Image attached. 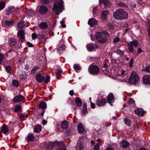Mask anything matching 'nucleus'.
Here are the masks:
<instances>
[{
    "label": "nucleus",
    "instance_id": "8fccbe9b",
    "mask_svg": "<svg viewBox=\"0 0 150 150\" xmlns=\"http://www.w3.org/2000/svg\"><path fill=\"white\" fill-rule=\"evenodd\" d=\"M62 72V71H61L59 69H57L56 71V74L57 75H60Z\"/></svg>",
    "mask_w": 150,
    "mask_h": 150
},
{
    "label": "nucleus",
    "instance_id": "7c9ffc66",
    "mask_svg": "<svg viewBox=\"0 0 150 150\" xmlns=\"http://www.w3.org/2000/svg\"><path fill=\"white\" fill-rule=\"evenodd\" d=\"M146 23H147V26L149 27L147 29V30L149 36L150 37V21L149 19H146Z\"/></svg>",
    "mask_w": 150,
    "mask_h": 150
},
{
    "label": "nucleus",
    "instance_id": "69168bd1",
    "mask_svg": "<svg viewBox=\"0 0 150 150\" xmlns=\"http://www.w3.org/2000/svg\"><path fill=\"white\" fill-rule=\"evenodd\" d=\"M74 93V92L73 90H71L69 91V94L71 96H72Z\"/></svg>",
    "mask_w": 150,
    "mask_h": 150
},
{
    "label": "nucleus",
    "instance_id": "cd10ccee",
    "mask_svg": "<svg viewBox=\"0 0 150 150\" xmlns=\"http://www.w3.org/2000/svg\"><path fill=\"white\" fill-rule=\"evenodd\" d=\"M2 131L3 132L4 134H6L8 131V129L7 126L5 125L4 124L2 127Z\"/></svg>",
    "mask_w": 150,
    "mask_h": 150
},
{
    "label": "nucleus",
    "instance_id": "72a5a7b5",
    "mask_svg": "<svg viewBox=\"0 0 150 150\" xmlns=\"http://www.w3.org/2000/svg\"><path fill=\"white\" fill-rule=\"evenodd\" d=\"M34 136L33 134H28L27 136L28 140L30 141H33L34 140Z\"/></svg>",
    "mask_w": 150,
    "mask_h": 150
},
{
    "label": "nucleus",
    "instance_id": "9d476101",
    "mask_svg": "<svg viewBox=\"0 0 150 150\" xmlns=\"http://www.w3.org/2000/svg\"><path fill=\"white\" fill-rule=\"evenodd\" d=\"M23 96L21 95H18L14 97L13 100L15 103H18L21 101L23 99Z\"/></svg>",
    "mask_w": 150,
    "mask_h": 150
},
{
    "label": "nucleus",
    "instance_id": "09e8293b",
    "mask_svg": "<svg viewBox=\"0 0 150 150\" xmlns=\"http://www.w3.org/2000/svg\"><path fill=\"white\" fill-rule=\"evenodd\" d=\"M5 69L7 72L9 73L11 70V68L10 66H7L5 67Z\"/></svg>",
    "mask_w": 150,
    "mask_h": 150
},
{
    "label": "nucleus",
    "instance_id": "c03bdc74",
    "mask_svg": "<svg viewBox=\"0 0 150 150\" xmlns=\"http://www.w3.org/2000/svg\"><path fill=\"white\" fill-rule=\"evenodd\" d=\"M27 116V115L26 114H25V113L21 114L19 116V118L20 119H23L24 118L26 117Z\"/></svg>",
    "mask_w": 150,
    "mask_h": 150
},
{
    "label": "nucleus",
    "instance_id": "c9c22d12",
    "mask_svg": "<svg viewBox=\"0 0 150 150\" xmlns=\"http://www.w3.org/2000/svg\"><path fill=\"white\" fill-rule=\"evenodd\" d=\"M24 26V21H23L19 22L17 25L18 28H23Z\"/></svg>",
    "mask_w": 150,
    "mask_h": 150
},
{
    "label": "nucleus",
    "instance_id": "4468645a",
    "mask_svg": "<svg viewBox=\"0 0 150 150\" xmlns=\"http://www.w3.org/2000/svg\"><path fill=\"white\" fill-rule=\"evenodd\" d=\"M97 21L93 18L89 19L88 22V24L91 26H92L93 25L97 24Z\"/></svg>",
    "mask_w": 150,
    "mask_h": 150
},
{
    "label": "nucleus",
    "instance_id": "f704fd0d",
    "mask_svg": "<svg viewBox=\"0 0 150 150\" xmlns=\"http://www.w3.org/2000/svg\"><path fill=\"white\" fill-rule=\"evenodd\" d=\"M40 69V68L39 66H36L35 67H34L33 69H32L31 71V73L32 74H34L36 71Z\"/></svg>",
    "mask_w": 150,
    "mask_h": 150
},
{
    "label": "nucleus",
    "instance_id": "20e7f679",
    "mask_svg": "<svg viewBox=\"0 0 150 150\" xmlns=\"http://www.w3.org/2000/svg\"><path fill=\"white\" fill-rule=\"evenodd\" d=\"M139 81V78L137 73L133 71L131 74L129 79L128 83L131 84L135 85Z\"/></svg>",
    "mask_w": 150,
    "mask_h": 150
},
{
    "label": "nucleus",
    "instance_id": "aec40b11",
    "mask_svg": "<svg viewBox=\"0 0 150 150\" xmlns=\"http://www.w3.org/2000/svg\"><path fill=\"white\" fill-rule=\"evenodd\" d=\"M54 143L52 142H48V144L45 146V148L46 150H51L54 146Z\"/></svg>",
    "mask_w": 150,
    "mask_h": 150
},
{
    "label": "nucleus",
    "instance_id": "a19ab883",
    "mask_svg": "<svg viewBox=\"0 0 150 150\" xmlns=\"http://www.w3.org/2000/svg\"><path fill=\"white\" fill-rule=\"evenodd\" d=\"M116 52L117 54L121 55H122L124 53L123 51H122L120 49L117 50Z\"/></svg>",
    "mask_w": 150,
    "mask_h": 150
},
{
    "label": "nucleus",
    "instance_id": "58836bf2",
    "mask_svg": "<svg viewBox=\"0 0 150 150\" xmlns=\"http://www.w3.org/2000/svg\"><path fill=\"white\" fill-rule=\"evenodd\" d=\"M12 83L13 85L16 87H18L19 86V83L16 80H13L12 81Z\"/></svg>",
    "mask_w": 150,
    "mask_h": 150
},
{
    "label": "nucleus",
    "instance_id": "6ab92c4d",
    "mask_svg": "<svg viewBox=\"0 0 150 150\" xmlns=\"http://www.w3.org/2000/svg\"><path fill=\"white\" fill-rule=\"evenodd\" d=\"M120 144L121 147L126 148L129 146V144L126 140H123L120 142Z\"/></svg>",
    "mask_w": 150,
    "mask_h": 150
},
{
    "label": "nucleus",
    "instance_id": "680f3d73",
    "mask_svg": "<svg viewBox=\"0 0 150 150\" xmlns=\"http://www.w3.org/2000/svg\"><path fill=\"white\" fill-rule=\"evenodd\" d=\"M82 112L83 114H86L87 112V109L83 108V109L82 110Z\"/></svg>",
    "mask_w": 150,
    "mask_h": 150
},
{
    "label": "nucleus",
    "instance_id": "f03ea898",
    "mask_svg": "<svg viewBox=\"0 0 150 150\" xmlns=\"http://www.w3.org/2000/svg\"><path fill=\"white\" fill-rule=\"evenodd\" d=\"M114 18L116 19H121L128 18V14L122 9H118L113 13Z\"/></svg>",
    "mask_w": 150,
    "mask_h": 150
},
{
    "label": "nucleus",
    "instance_id": "0eeeda50",
    "mask_svg": "<svg viewBox=\"0 0 150 150\" xmlns=\"http://www.w3.org/2000/svg\"><path fill=\"white\" fill-rule=\"evenodd\" d=\"M48 11L47 8L45 6L42 5L40 6L38 10L39 13L41 14H44L47 12Z\"/></svg>",
    "mask_w": 150,
    "mask_h": 150
},
{
    "label": "nucleus",
    "instance_id": "052dcab7",
    "mask_svg": "<svg viewBox=\"0 0 150 150\" xmlns=\"http://www.w3.org/2000/svg\"><path fill=\"white\" fill-rule=\"evenodd\" d=\"M91 106L92 108L94 109L95 108V105L93 103L91 102Z\"/></svg>",
    "mask_w": 150,
    "mask_h": 150
},
{
    "label": "nucleus",
    "instance_id": "de8ad7c7",
    "mask_svg": "<svg viewBox=\"0 0 150 150\" xmlns=\"http://www.w3.org/2000/svg\"><path fill=\"white\" fill-rule=\"evenodd\" d=\"M42 4H46L49 2V0H40Z\"/></svg>",
    "mask_w": 150,
    "mask_h": 150
},
{
    "label": "nucleus",
    "instance_id": "a878e982",
    "mask_svg": "<svg viewBox=\"0 0 150 150\" xmlns=\"http://www.w3.org/2000/svg\"><path fill=\"white\" fill-rule=\"evenodd\" d=\"M47 107V104L44 102H41L39 105V108L42 109H45Z\"/></svg>",
    "mask_w": 150,
    "mask_h": 150
},
{
    "label": "nucleus",
    "instance_id": "6e6d98bb",
    "mask_svg": "<svg viewBox=\"0 0 150 150\" xmlns=\"http://www.w3.org/2000/svg\"><path fill=\"white\" fill-rule=\"evenodd\" d=\"M145 71L150 72V66L146 67L145 68Z\"/></svg>",
    "mask_w": 150,
    "mask_h": 150
},
{
    "label": "nucleus",
    "instance_id": "f3484780",
    "mask_svg": "<svg viewBox=\"0 0 150 150\" xmlns=\"http://www.w3.org/2000/svg\"><path fill=\"white\" fill-rule=\"evenodd\" d=\"M143 81L146 84H150V75H146L144 76Z\"/></svg>",
    "mask_w": 150,
    "mask_h": 150
},
{
    "label": "nucleus",
    "instance_id": "423d86ee",
    "mask_svg": "<svg viewBox=\"0 0 150 150\" xmlns=\"http://www.w3.org/2000/svg\"><path fill=\"white\" fill-rule=\"evenodd\" d=\"M138 44L137 41L134 40L131 41L127 44V47L129 51L130 52H133L134 50L133 47H137Z\"/></svg>",
    "mask_w": 150,
    "mask_h": 150
},
{
    "label": "nucleus",
    "instance_id": "2f4dec72",
    "mask_svg": "<svg viewBox=\"0 0 150 150\" xmlns=\"http://www.w3.org/2000/svg\"><path fill=\"white\" fill-rule=\"evenodd\" d=\"M14 22L13 21H9L6 20L5 21V24L6 26H11L13 24Z\"/></svg>",
    "mask_w": 150,
    "mask_h": 150
},
{
    "label": "nucleus",
    "instance_id": "a211bd4d",
    "mask_svg": "<svg viewBox=\"0 0 150 150\" xmlns=\"http://www.w3.org/2000/svg\"><path fill=\"white\" fill-rule=\"evenodd\" d=\"M77 127L78 131L79 133L81 134L84 132V128L81 123H79Z\"/></svg>",
    "mask_w": 150,
    "mask_h": 150
},
{
    "label": "nucleus",
    "instance_id": "4d7b16f0",
    "mask_svg": "<svg viewBox=\"0 0 150 150\" xmlns=\"http://www.w3.org/2000/svg\"><path fill=\"white\" fill-rule=\"evenodd\" d=\"M33 39L34 40L36 39L37 38L36 35L35 33H33L32 35Z\"/></svg>",
    "mask_w": 150,
    "mask_h": 150
},
{
    "label": "nucleus",
    "instance_id": "c756f323",
    "mask_svg": "<svg viewBox=\"0 0 150 150\" xmlns=\"http://www.w3.org/2000/svg\"><path fill=\"white\" fill-rule=\"evenodd\" d=\"M9 43L11 46H15L16 44V39L15 38H11L10 40Z\"/></svg>",
    "mask_w": 150,
    "mask_h": 150
},
{
    "label": "nucleus",
    "instance_id": "bb28decb",
    "mask_svg": "<svg viewBox=\"0 0 150 150\" xmlns=\"http://www.w3.org/2000/svg\"><path fill=\"white\" fill-rule=\"evenodd\" d=\"M24 31L22 30L19 31L17 34L18 38L21 39L24 38Z\"/></svg>",
    "mask_w": 150,
    "mask_h": 150
},
{
    "label": "nucleus",
    "instance_id": "5701e85b",
    "mask_svg": "<svg viewBox=\"0 0 150 150\" xmlns=\"http://www.w3.org/2000/svg\"><path fill=\"white\" fill-rule=\"evenodd\" d=\"M75 101L76 104L78 107H80L82 105V102L79 98L78 97H76L75 99Z\"/></svg>",
    "mask_w": 150,
    "mask_h": 150
},
{
    "label": "nucleus",
    "instance_id": "37998d69",
    "mask_svg": "<svg viewBox=\"0 0 150 150\" xmlns=\"http://www.w3.org/2000/svg\"><path fill=\"white\" fill-rule=\"evenodd\" d=\"M50 77L49 76L47 75V76L45 79L44 82L45 83H48L50 80Z\"/></svg>",
    "mask_w": 150,
    "mask_h": 150
},
{
    "label": "nucleus",
    "instance_id": "7ed1b4c3",
    "mask_svg": "<svg viewBox=\"0 0 150 150\" xmlns=\"http://www.w3.org/2000/svg\"><path fill=\"white\" fill-rule=\"evenodd\" d=\"M63 1L62 0H57L54 5L53 11H56V14L58 15L64 9Z\"/></svg>",
    "mask_w": 150,
    "mask_h": 150
},
{
    "label": "nucleus",
    "instance_id": "79ce46f5",
    "mask_svg": "<svg viewBox=\"0 0 150 150\" xmlns=\"http://www.w3.org/2000/svg\"><path fill=\"white\" fill-rule=\"evenodd\" d=\"M21 109V106L20 105H18L15 107L14 109L15 112H17L19 111Z\"/></svg>",
    "mask_w": 150,
    "mask_h": 150
},
{
    "label": "nucleus",
    "instance_id": "13d9d810",
    "mask_svg": "<svg viewBox=\"0 0 150 150\" xmlns=\"http://www.w3.org/2000/svg\"><path fill=\"white\" fill-rule=\"evenodd\" d=\"M120 75H121V77L124 76L125 75V71L123 70H122L121 71V74Z\"/></svg>",
    "mask_w": 150,
    "mask_h": 150
},
{
    "label": "nucleus",
    "instance_id": "39448f33",
    "mask_svg": "<svg viewBox=\"0 0 150 150\" xmlns=\"http://www.w3.org/2000/svg\"><path fill=\"white\" fill-rule=\"evenodd\" d=\"M88 71L90 74L97 75L99 72V69L98 66L91 64L88 67Z\"/></svg>",
    "mask_w": 150,
    "mask_h": 150
},
{
    "label": "nucleus",
    "instance_id": "a18cd8bd",
    "mask_svg": "<svg viewBox=\"0 0 150 150\" xmlns=\"http://www.w3.org/2000/svg\"><path fill=\"white\" fill-rule=\"evenodd\" d=\"M5 58V57L4 56V55L3 54H0V64H1V62L2 60L4 59Z\"/></svg>",
    "mask_w": 150,
    "mask_h": 150
},
{
    "label": "nucleus",
    "instance_id": "ea45409f",
    "mask_svg": "<svg viewBox=\"0 0 150 150\" xmlns=\"http://www.w3.org/2000/svg\"><path fill=\"white\" fill-rule=\"evenodd\" d=\"M5 6V4L4 2H0V11L3 9Z\"/></svg>",
    "mask_w": 150,
    "mask_h": 150
},
{
    "label": "nucleus",
    "instance_id": "774afa93",
    "mask_svg": "<svg viewBox=\"0 0 150 150\" xmlns=\"http://www.w3.org/2000/svg\"><path fill=\"white\" fill-rule=\"evenodd\" d=\"M142 50L141 48H138V54H139L140 52H142Z\"/></svg>",
    "mask_w": 150,
    "mask_h": 150
},
{
    "label": "nucleus",
    "instance_id": "9b49d317",
    "mask_svg": "<svg viewBox=\"0 0 150 150\" xmlns=\"http://www.w3.org/2000/svg\"><path fill=\"white\" fill-rule=\"evenodd\" d=\"M114 97L113 94L112 93H110L107 97V100L109 103H112L114 101Z\"/></svg>",
    "mask_w": 150,
    "mask_h": 150
},
{
    "label": "nucleus",
    "instance_id": "f257e3e1",
    "mask_svg": "<svg viewBox=\"0 0 150 150\" xmlns=\"http://www.w3.org/2000/svg\"><path fill=\"white\" fill-rule=\"evenodd\" d=\"M109 34L106 31L98 32L95 35L98 41L100 43H104L106 42L109 37Z\"/></svg>",
    "mask_w": 150,
    "mask_h": 150
},
{
    "label": "nucleus",
    "instance_id": "393cba45",
    "mask_svg": "<svg viewBox=\"0 0 150 150\" xmlns=\"http://www.w3.org/2000/svg\"><path fill=\"white\" fill-rule=\"evenodd\" d=\"M68 123L67 120H64L62 122V127L63 129H66L68 126Z\"/></svg>",
    "mask_w": 150,
    "mask_h": 150
},
{
    "label": "nucleus",
    "instance_id": "0e129e2a",
    "mask_svg": "<svg viewBox=\"0 0 150 150\" xmlns=\"http://www.w3.org/2000/svg\"><path fill=\"white\" fill-rule=\"evenodd\" d=\"M47 123V121L46 120H43L42 122V124L43 125H45Z\"/></svg>",
    "mask_w": 150,
    "mask_h": 150
},
{
    "label": "nucleus",
    "instance_id": "c85d7f7f",
    "mask_svg": "<svg viewBox=\"0 0 150 150\" xmlns=\"http://www.w3.org/2000/svg\"><path fill=\"white\" fill-rule=\"evenodd\" d=\"M39 26L41 29H45L47 28V25L45 22H42L39 24Z\"/></svg>",
    "mask_w": 150,
    "mask_h": 150
},
{
    "label": "nucleus",
    "instance_id": "2eb2a0df",
    "mask_svg": "<svg viewBox=\"0 0 150 150\" xmlns=\"http://www.w3.org/2000/svg\"><path fill=\"white\" fill-rule=\"evenodd\" d=\"M76 150H85L83 143H78L76 148Z\"/></svg>",
    "mask_w": 150,
    "mask_h": 150
},
{
    "label": "nucleus",
    "instance_id": "6e6552de",
    "mask_svg": "<svg viewBox=\"0 0 150 150\" xmlns=\"http://www.w3.org/2000/svg\"><path fill=\"white\" fill-rule=\"evenodd\" d=\"M87 49L88 51H92L95 49L98 48V46L96 45L91 44L87 45Z\"/></svg>",
    "mask_w": 150,
    "mask_h": 150
},
{
    "label": "nucleus",
    "instance_id": "412c9836",
    "mask_svg": "<svg viewBox=\"0 0 150 150\" xmlns=\"http://www.w3.org/2000/svg\"><path fill=\"white\" fill-rule=\"evenodd\" d=\"M13 11H16L15 7L13 6H9L6 11V14L7 15H9Z\"/></svg>",
    "mask_w": 150,
    "mask_h": 150
},
{
    "label": "nucleus",
    "instance_id": "bf43d9fd",
    "mask_svg": "<svg viewBox=\"0 0 150 150\" xmlns=\"http://www.w3.org/2000/svg\"><path fill=\"white\" fill-rule=\"evenodd\" d=\"M27 44L30 47H32L33 46V45L31 43L28 42H27Z\"/></svg>",
    "mask_w": 150,
    "mask_h": 150
},
{
    "label": "nucleus",
    "instance_id": "5fc2aeb1",
    "mask_svg": "<svg viewBox=\"0 0 150 150\" xmlns=\"http://www.w3.org/2000/svg\"><path fill=\"white\" fill-rule=\"evenodd\" d=\"M99 146L98 144H96L94 147V150H99Z\"/></svg>",
    "mask_w": 150,
    "mask_h": 150
},
{
    "label": "nucleus",
    "instance_id": "864d4df0",
    "mask_svg": "<svg viewBox=\"0 0 150 150\" xmlns=\"http://www.w3.org/2000/svg\"><path fill=\"white\" fill-rule=\"evenodd\" d=\"M120 40V39L118 38L117 37L115 38L113 40V43H115L118 42Z\"/></svg>",
    "mask_w": 150,
    "mask_h": 150
},
{
    "label": "nucleus",
    "instance_id": "603ef678",
    "mask_svg": "<svg viewBox=\"0 0 150 150\" xmlns=\"http://www.w3.org/2000/svg\"><path fill=\"white\" fill-rule=\"evenodd\" d=\"M131 7L132 8H135L136 6V4L134 3H132L130 4Z\"/></svg>",
    "mask_w": 150,
    "mask_h": 150
},
{
    "label": "nucleus",
    "instance_id": "ddd939ff",
    "mask_svg": "<svg viewBox=\"0 0 150 150\" xmlns=\"http://www.w3.org/2000/svg\"><path fill=\"white\" fill-rule=\"evenodd\" d=\"M36 80L39 82H41L44 80V77L41 74H38L36 76Z\"/></svg>",
    "mask_w": 150,
    "mask_h": 150
},
{
    "label": "nucleus",
    "instance_id": "49530a36",
    "mask_svg": "<svg viewBox=\"0 0 150 150\" xmlns=\"http://www.w3.org/2000/svg\"><path fill=\"white\" fill-rule=\"evenodd\" d=\"M128 102L130 105H133L134 104L135 102L134 100L132 98L129 99Z\"/></svg>",
    "mask_w": 150,
    "mask_h": 150
},
{
    "label": "nucleus",
    "instance_id": "e2e57ef3",
    "mask_svg": "<svg viewBox=\"0 0 150 150\" xmlns=\"http://www.w3.org/2000/svg\"><path fill=\"white\" fill-rule=\"evenodd\" d=\"M19 77L20 79H21L23 80L25 79H24V75L23 74H21L19 76Z\"/></svg>",
    "mask_w": 150,
    "mask_h": 150
},
{
    "label": "nucleus",
    "instance_id": "4c0bfd02",
    "mask_svg": "<svg viewBox=\"0 0 150 150\" xmlns=\"http://www.w3.org/2000/svg\"><path fill=\"white\" fill-rule=\"evenodd\" d=\"M74 68L76 71L77 70H79L81 69L80 66L78 64H74Z\"/></svg>",
    "mask_w": 150,
    "mask_h": 150
},
{
    "label": "nucleus",
    "instance_id": "e433bc0d",
    "mask_svg": "<svg viewBox=\"0 0 150 150\" xmlns=\"http://www.w3.org/2000/svg\"><path fill=\"white\" fill-rule=\"evenodd\" d=\"M125 123L126 125L130 126H131V122L130 120H128L127 118H125L124 120Z\"/></svg>",
    "mask_w": 150,
    "mask_h": 150
},
{
    "label": "nucleus",
    "instance_id": "dca6fc26",
    "mask_svg": "<svg viewBox=\"0 0 150 150\" xmlns=\"http://www.w3.org/2000/svg\"><path fill=\"white\" fill-rule=\"evenodd\" d=\"M135 111L136 114L139 117L142 116L144 114V111L142 108H137L135 110Z\"/></svg>",
    "mask_w": 150,
    "mask_h": 150
},
{
    "label": "nucleus",
    "instance_id": "1a4fd4ad",
    "mask_svg": "<svg viewBox=\"0 0 150 150\" xmlns=\"http://www.w3.org/2000/svg\"><path fill=\"white\" fill-rule=\"evenodd\" d=\"M106 103V100L104 98L100 100L98 99L96 102V104L98 106H103Z\"/></svg>",
    "mask_w": 150,
    "mask_h": 150
},
{
    "label": "nucleus",
    "instance_id": "4be33fe9",
    "mask_svg": "<svg viewBox=\"0 0 150 150\" xmlns=\"http://www.w3.org/2000/svg\"><path fill=\"white\" fill-rule=\"evenodd\" d=\"M42 129V127L40 125H36L34 129V132L36 133H39Z\"/></svg>",
    "mask_w": 150,
    "mask_h": 150
},
{
    "label": "nucleus",
    "instance_id": "f8f14e48",
    "mask_svg": "<svg viewBox=\"0 0 150 150\" xmlns=\"http://www.w3.org/2000/svg\"><path fill=\"white\" fill-rule=\"evenodd\" d=\"M101 3L104 4L105 7H109L110 6V1L106 0H100L99 4L101 6Z\"/></svg>",
    "mask_w": 150,
    "mask_h": 150
},
{
    "label": "nucleus",
    "instance_id": "3c124183",
    "mask_svg": "<svg viewBox=\"0 0 150 150\" xmlns=\"http://www.w3.org/2000/svg\"><path fill=\"white\" fill-rule=\"evenodd\" d=\"M134 60L133 59H132L129 62V66L131 68L133 65V63Z\"/></svg>",
    "mask_w": 150,
    "mask_h": 150
},
{
    "label": "nucleus",
    "instance_id": "473e14b6",
    "mask_svg": "<svg viewBox=\"0 0 150 150\" xmlns=\"http://www.w3.org/2000/svg\"><path fill=\"white\" fill-rule=\"evenodd\" d=\"M65 46L64 45H63L61 47H59V48H58L57 49V52L59 53L60 54L61 53V51H63L64 50H65Z\"/></svg>",
    "mask_w": 150,
    "mask_h": 150
},
{
    "label": "nucleus",
    "instance_id": "338daca9",
    "mask_svg": "<svg viewBox=\"0 0 150 150\" xmlns=\"http://www.w3.org/2000/svg\"><path fill=\"white\" fill-rule=\"evenodd\" d=\"M119 6H125V5L123 3H122V2H120L119 4Z\"/></svg>",
    "mask_w": 150,
    "mask_h": 150
},
{
    "label": "nucleus",
    "instance_id": "b1692460",
    "mask_svg": "<svg viewBox=\"0 0 150 150\" xmlns=\"http://www.w3.org/2000/svg\"><path fill=\"white\" fill-rule=\"evenodd\" d=\"M108 11H105L102 12L101 17L103 20H105L106 19L108 15Z\"/></svg>",
    "mask_w": 150,
    "mask_h": 150
}]
</instances>
